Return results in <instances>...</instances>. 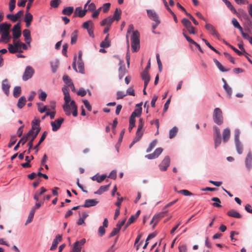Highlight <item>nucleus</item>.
Instances as JSON below:
<instances>
[{"instance_id":"69168bd1","label":"nucleus","mask_w":252,"mask_h":252,"mask_svg":"<svg viewBox=\"0 0 252 252\" xmlns=\"http://www.w3.org/2000/svg\"><path fill=\"white\" fill-rule=\"evenodd\" d=\"M215 147L217 148L221 143V136L214 137Z\"/></svg>"},{"instance_id":"13d9d810","label":"nucleus","mask_w":252,"mask_h":252,"mask_svg":"<svg viewBox=\"0 0 252 252\" xmlns=\"http://www.w3.org/2000/svg\"><path fill=\"white\" fill-rule=\"evenodd\" d=\"M81 251V246H79L77 243H75L74 244V246L73 248L72 252H80Z\"/></svg>"},{"instance_id":"9d476101","label":"nucleus","mask_w":252,"mask_h":252,"mask_svg":"<svg viewBox=\"0 0 252 252\" xmlns=\"http://www.w3.org/2000/svg\"><path fill=\"white\" fill-rule=\"evenodd\" d=\"M170 158L168 156H166L160 164L159 165V169L161 171H165L170 164Z\"/></svg>"},{"instance_id":"6e6552de","label":"nucleus","mask_w":252,"mask_h":252,"mask_svg":"<svg viewBox=\"0 0 252 252\" xmlns=\"http://www.w3.org/2000/svg\"><path fill=\"white\" fill-rule=\"evenodd\" d=\"M33 73L34 70L32 67L30 66H27L23 75V80L27 81L32 78Z\"/></svg>"},{"instance_id":"5701e85b","label":"nucleus","mask_w":252,"mask_h":252,"mask_svg":"<svg viewBox=\"0 0 252 252\" xmlns=\"http://www.w3.org/2000/svg\"><path fill=\"white\" fill-rule=\"evenodd\" d=\"M230 136V130L229 128H226L224 129L222 133L223 142H226L229 139Z\"/></svg>"},{"instance_id":"58836bf2","label":"nucleus","mask_w":252,"mask_h":252,"mask_svg":"<svg viewBox=\"0 0 252 252\" xmlns=\"http://www.w3.org/2000/svg\"><path fill=\"white\" fill-rule=\"evenodd\" d=\"M126 43H127V52L126 55V62L127 63V65H129V61H130V55L129 54V40L128 39L127 34L126 35Z\"/></svg>"},{"instance_id":"423d86ee","label":"nucleus","mask_w":252,"mask_h":252,"mask_svg":"<svg viewBox=\"0 0 252 252\" xmlns=\"http://www.w3.org/2000/svg\"><path fill=\"white\" fill-rule=\"evenodd\" d=\"M64 100L65 101V103L63 105V109L65 113V114L67 116H69L71 114L70 112V104H69V103L71 102V97L69 94H67L65 95H64Z\"/></svg>"},{"instance_id":"bb28decb","label":"nucleus","mask_w":252,"mask_h":252,"mask_svg":"<svg viewBox=\"0 0 252 252\" xmlns=\"http://www.w3.org/2000/svg\"><path fill=\"white\" fill-rule=\"evenodd\" d=\"M109 34H108L104 40L100 43V47L102 48H108L110 46V41L108 39Z\"/></svg>"},{"instance_id":"6e6d98bb","label":"nucleus","mask_w":252,"mask_h":252,"mask_svg":"<svg viewBox=\"0 0 252 252\" xmlns=\"http://www.w3.org/2000/svg\"><path fill=\"white\" fill-rule=\"evenodd\" d=\"M182 22L187 29L191 26V22L187 18H184L182 20Z\"/></svg>"},{"instance_id":"79ce46f5","label":"nucleus","mask_w":252,"mask_h":252,"mask_svg":"<svg viewBox=\"0 0 252 252\" xmlns=\"http://www.w3.org/2000/svg\"><path fill=\"white\" fill-rule=\"evenodd\" d=\"M223 88L226 91L228 96L230 97L232 94L231 88L227 84H225L223 85Z\"/></svg>"},{"instance_id":"e2e57ef3","label":"nucleus","mask_w":252,"mask_h":252,"mask_svg":"<svg viewBox=\"0 0 252 252\" xmlns=\"http://www.w3.org/2000/svg\"><path fill=\"white\" fill-rule=\"evenodd\" d=\"M136 220V216H131L128 219V220L126 224V227H128L130 224L133 223Z\"/></svg>"},{"instance_id":"72a5a7b5","label":"nucleus","mask_w":252,"mask_h":252,"mask_svg":"<svg viewBox=\"0 0 252 252\" xmlns=\"http://www.w3.org/2000/svg\"><path fill=\"white\" fill-rule=\"evenodd\" d=\"M15 42L17 45H18V48L19 50V52H22V49L24 50H27L28 47L27 46L22 42H20L19 41H15Z\"/></svg>"},{"instance_id":"774afa93","label":"nucleus","mask_w":252,"mask_h":252,"mask_svg":"<svg viewBox=\"0 0 252 252\" xmlns=\"http://www.w3.org/2000/svg\"><path fill=\"white\" fill-rule=\"evenodd\" d=\"M120 230L119 229V228H117V227L116 228H114L111 232L110 233L109 237L110 238L114 236L119 232Z\"/></svg>"},{"instance_id":"09e8293b","label":"nucleus","mask_w":252,"mask_h":252,"mask_svg":"<svg viewBox=\"0 0 252 252\" xmlns=\"http://www.w3.org/2000/svg\"><path fill=\"white\" fill-rule=\"evenodd\" d=\"M202 40L204 41L205 44L212 50L216 52V53L218 54H220V53L219 51H218L217 50H216L214 47H213L209 42L205 39L203 38Z\"/></svg>"},{"instance_id":"603ef678","label":"nucleus","mask_w":252,"mask_h":252,"mask_svg":"<svg viewBox=\"0 0 252 252\" xmlns=\"http://www.w3.org/2000/svg\"><path fill=\"white\" fill-rule=\"evenodd\" d=\"M110 5L111 4L110 3H104L102 7H101L103 13H106L109 11Z\"/></svg>"},{"instance_id":"412c9836","label":"nucleus","mask_w":252,"mask_h":252,"mask_svg":"<svg viewBox=\"0 0 252 252\" xmlns=\"http://www.w3.org/2000/svg\"><path fill=\"white\" fill-rule=\"evenodd\" d=\"M141 104H137L135 106L134 111L132 113L131 115L135 117H140L142 113Z\"/></svg>"},{"instance_id":"20e7f679","label":"nucleus","mask_w":252,"mask_h":252,"mask_svg":"<svg viewBox=\"0 0 252 252\" xmlns=\"http://www.w3.org/2000/svg\"><path fill=\"white\" fill-rule=\"evenodd\" d=\"M121 17H113V18H111L110 17H107L103 19L100 22V25L101 26H106L103 30V33H106L110 29V27L111 26L112 23L113 22L114 20L119 21Z\"/></svg>"},{"instance_id":"cd10ccee","label":"nucleus","mask_w":252,"mask_h":252,"mask_svg":"<svg viewBox=\"0 0 252 252\" xmlns=\"http://www.w3.org/2000/svg\"><path fill=\"white\" fill-rule=\"evenodd\" d=\"M32 133V129L25 135H24L22 138L18 142H20V144L21 143L22 145H23L25 144V143L29 139V137H30V135Z\"/></svg>"},{"instance_id":"e433bc0d","label":"nucleus","mask_w":252,"mask_h":252,"mask_svg":"<svg viewBox=\"0 0 252 252\" xmlns=\"http://www.w3.org/2000/svg\"><path fill=\"white\" fill-rule=\"evenodd\" d=\"M214 62L215 63L216 65L221 71L226 72L228 71V69L224 68V67L222 65V64L217 59H214Z\"/></svg>"},{"instance_id":"9b49d317","label":"nucleus","mask_w":252,"mask_h":252,"mask_svg":"<svg viewBox=\"0 0 252 252\" xmlns=\"http://www.w3.org/2000/svg\"><path fill=\"white\" fill-rule=\"evenodd\" d=\"M163 149L161 148H158L156 149L154 152L145 156V158L152 159L158 158L162 152Z\"/></svg>"},{"instance_id":"c85d7f7f","label":"nucleus","mask_w":252,"mask_h":252,"mask_svg":"<svg viewBox=\"0 0 252 252\" xmlns=\"http://www.w3.org/2000/svg\"><path fill=\"white\" fill-rule=\"evenodd\" d=\"M47 131H44L43 133L42 134V135L41 136L38 143L36 145H35L34 147V149L35 150V151L37 152L38 151V147L40 146V145L43 142V141L44 140V139L46 138V136L47 135Z\"/></svg>"},{"instance_id":"f8f14e48","label":"nucleus","mask_w":252,"mask_h":252,"mask_svg":"<svg viewBox=\"0 0 252 252\" xmlns=\"http://www.w3.org/2000/svg\"><path fill=\"white\" fill-rule=\"evenodd\" d=\"M245 165L248 170H250L252 167V153L251 151H249L246 158Z\"/></svg>"},{"instance_id":"4be33fe9","label":"nucleus","mask_w":252,"mask_h":252,"mask_svg":"<svg viewBox=\"0 0 252 252\" xmlns=\"http://www.w3.org/2000/svg\"><path fill=\"white\" fill-rule=\"evenodd\" d=\"M23 33V36L25 37L26 42L30 45L32 40L30 31L28 30H24Z\"/></svg>"},{"instance_id":"aec40b11","label":"nucleus","mask_w":252,"mask_h":252,"mask_svg":"<svg viewBox=\"0 0 252 252\" xmlns=\"http://www.w3.org/2000/svg\"><path fill=\"white\" fill-rule=\"evenodd\" d=\"M8 49L9 52L12 54L16 52H19L18 45L16 44L15 40L13 41V45L11 44H8Z\"/></svg>"},{"instance_id":"bf43d9fd","label":"nucleus","mask_w":252,"mask_h":252,"mask_svg":"<svg viewBox=\"0 0 252 252\" xmlns=\"http://www.w3.org/2000/svg\"><path fill=\"white\" fill-rule=\"evenodd\" d=\"M178 192L181 193L185 196H189L192 195V193L191 192L187 189L180 190L178 191Z\"/></svg>"},{"instance_id":"c9c22d12","label":"nucleus","mask_w":252,"mask_h":252,"mask_svg":"<svg viewBox=\"0 0 252 252\" xmlns=\"http://www.w3.org/2000/svg\"><path fill=\"white\" fill-rule=\"evenodd\" d=\"M236 148L238 153L240 155L243 153V148L240 141L235 142Z\"/></svg>"},{"instance_id":"052dcab7","label":"nucleus","mask_w":252,"mask_h":252,"mask_svg":"<svg viewBox=\"0 0 252 252\" xmlns=\"http://www.w3.org/2000/svg\"><path fill=\"white\" fill-rule=\"evenodd\" d=\"M16 141H17V139H16V136L15 135L12 136L11 137L10 140V142H9V143L8 144V147L9 148H11L12 145L15 144V143H16Z\"/></svg>"},{"instance_id":"a878e982","label":"nucleus","mask_w":252,"mask_h":252,"mask_svg":"<svg viewBox=\"0 0 252 252\" xmlns=\"http://www.w3.org/2000/svg\"><path fill=\"white\" fill-rule=\"evenodd\" d=\"M110 186V184H109L107 185L101 186L97 191L94 192V193L97 194H102L103 192L106 191L108 190Z\"/></svg>"},{"instance_id":"2eb2a0df","label":"nucleus","mask_w":252,"mask_h":252,"mask_svg":"<svg viewBox=\"0 0 252 252\" xmlns=\"http://www.w3.org/2000/svg\"><path fill=\"white\" fill-rule=\"evenodd\" d=\"M62 241V236L60 234L57 235L52 242V245L50 248V250L51 251L55 250L57 248L59 243L61 242Z\"/></svg>"},{"instance_id":"f3484780","label":"nucleus","mask_w":252,"mask_h":252,"mask_svg":"<svg viewBox=\"0 0 252 252\" xmlns=\"http://www.w3.org/2000/svg\"><path fill=\"white\" fill-rule=\"evenodd\" d=\"M10 85L7 79L3 80L2 82V89L6 95L9 94Z\"/></svg>"},{"instance_id":"0e129e2a","label":"nucleus","mask_w":252,"mask_h":252,"mask_svg":"<svg viewBox=\"0 0 252 252\" xmlns=\"http://www.w3.org/2000/svg\"><path fill=\"white\" fill-rule=\"evenodd\" d=\"M0 34L1 35V38L3 40H7V41H5V42H7L8 41V40H9V39L10 38L9 32L1 33Z\"/></svg>"},{"instance_id":"473e14b6","label":"nucleus","mask_w":252,"mask_h":252,"mask_svg":"<svg viewBox=\"0 0 252 252\" xmlns=\"http://www.w3.org/2000/svg\"><path fill=\"white\" fill-rule=\"evenodd\" d=\"M26 102V98L22 96H21L18 100V103H17V106L18 108L21 109L23 107V106L25 105Z\"/></svg>"},{"instance_id":"2f4dec72","label":"nucleus","mask_w":252,"mask_h":252,"mask_svg":"<svg viewBox=\"0 0 252 252\" xmlns=\"http://www.w3.org/2000/svg\"><path fill=\"white\" fill-rule=\"evenodd\" d=\"M34 213H35V208H32L29 213L28 218L26 221L25 225H27V224H28L32 221V219L33 218Z\"/></svg>"},{"instance_id":"5fc2aeb1","label":"nucleus","mask_w":252,"mask_h":252,"mask_svg":"<svg viewBox=\"0 0 252 252\" xmlns=\"http://www.w3.org/2000/svg\"><path fill=\"white\" fill-rule=\"evenodd\" d=\"M157 143V141L156 140H155L153 141H152L150 143L149 147L147 149L146 152L147 153L150 152L153 150V149L156 146Z\"/></svg>"},{"instance_id":"b1692460","label":"nucleus","mask_w":252,"mask_h":252,"mask_svg":"<svg viewBox=\"0 0 252 252\" xmlns=\"http://www.w3.org/2000/svg\"><path fill=\"white\" fill-rule=\"evenodd\" d=\"M10 28V25L6 23H2L0 24V33L3 32H8Z\"/></svg>"},{"instance_id":"864d4df0","label":"nucleus","mask_w":252,"mask_h":252,"mask_svg":"<svg viewBox=\"0 0 252 252\" xmlns=\"http://www.w3.org/2000/svg\"><path fill=\"white\" fill-rule=\"evenodd\" d=\"M232 23L233 26L235 28H237L238 29H239L240 31H242V30H243L242 28L240 25L239 22H238V21L235 18H233L232 19Z\"/></svg>"},{"instance_id":"a211bd4d","label":"nucleus","mask_w":252,"mask_h":252,"mask_svg":"<svg viewBox=\"0 0 252 252\" xmlns=\"http://www.w3.org/2000/svg\"><path fill=\"white\" fill-rule=\"evenodd\" d=\"M227 215L230 217H233L237 219H240L242 216L237 211L234 209H231L227 212Z\"/></svg>"},{"instance_id":"f03ea898","label":"nucleus","mask_w":252,"mask_h":252,"mask_svg":"<svg viewBox=\"0 0 252 252\" xmlns=\"http://www.w3.org/2000/svg\"><path fill=\"white\" fill-rule=\"evenodd\" d=\"M91 0H88L84 5V8L79 6L76 8L73 16H85L91 12L92 13L96 8L95 5L93 2H91Z\"/></svg>"},{"instance_id":"4d7b16f0","label":"nucleus","mask_w":252,"mask_h":252,"mask_svg":"<svg viewBox=\"0 0 252 252\" xmlns=\"http://www.w3.org/2000/svg\"><path fill=\"white\" fill-rule=\"evenodd\" d=\"M182 22L187 29L191 26V22L187 18H184L182 20Z\"/></svg>"},{"instance_id":"4468645a","label":"nucleus","mask_w":252,"mask_h":252,"mask_svg":"<svg viewBox=\"0 0 252 252\" xmlns=\"http://www.w3.org/2000/svg\"><path fill=\"white\" fill-rule=\"evenodd\" d=\"M205 27L213 36L217 37H219V34L213 25L210 24H206Z\"/></svg>"},{"instance_id":"c03bdc74","label":"nucleus","mask_w":252,"mask_h":252,"mask_svg":"<svg viewBox=\"0 0 252 252\" xmlns=\"http://www.w3.org/2000/svg\"><path fill=\"white\" fill-rule=\"evenodd\" d=\"M21 93V89L19 86H16L14 88L13 96L15 97H18Z\"/></svg>"},{"instance_id":"de8ad7c7","label":"nucleus","mask_w":252,"mask_h":252,"mask_svg":"<svg viewBox=\"0 0 252 252\" xmlns=\"http://www.w3.org/2000/svg\"><path fill=\"white\" fill-rule=\"evenodd\" d=\"M178 132V128L176 126L173 127L169 131V138H173L177 134Z\"/></svg>"},{"instance_id":"c756f323","label":"nucleus","mask_w":252,"mask_h":252,"mask_svg":"<svg viewBox=\"0 0 252 252\" xmlns=\"http://www.w3.org/2000/svg\"><path fill=\"white\" fill-rule=\"evenodd\" d=\"M73 10L74 8L72 6H68L63 10L62 13L63 15L69 16L73 13Z\"/></svg>"},{"instance_id":"8fccbe9b","label":"nucleus","mask_w":252,"mask_h":252,"mask_svg":"<svg viewBox=\"0 0 252 252\" xmlns=\"http://www.w3.org/2000/svg\"><path fill=\"white\" fill-rule=\"evenodd\" d=\"M63 79L68 87L70 86V85L73 83L70 78L67 75H64L63 77Z\"/></svg>"},{"instance_id":"338daca9","label":"nucleus","mask_w":252,"mask_h":252,"mask_svg":"<svg viewBox=\"0 0 252 252\" xmlns=\"http://www.w3.org/2000/svg\"><path fill=\"white\" fill-rule=\"evenodd\" d=\"M107 175L105 174H103L100 176L97 175V178L96 181L99 183H101L103 180L105 179L107 177Z\"/></svg>"},{"instance_id":"f704fd0d","label":"nucleus","mask_w":252,"mask_h":252,"mask_svg":"<svg viewBox=\"0 0 252 252\" xmlns=\"http://www.w3.org/2000/svg\"><path fill=\"white\" fill-rule=\"evenodd\" d=\"M77 64L79 72L82 74L84 73V65L83 61H78Z\"/></svg>"},{"instance_id":"39448f33","label":"nucleus","mask_w":252,"mask_h":252,"mask_svg":"<svg viewBox=\"0 0 252 252\" xmlns=\"http://www.w3.org/2000/svg\"><path fill=\"white\" fill-rule=\"evenodd\" d=\"M213 120L219 125H220L223 123L222 113L220 108H216L215 109L213 113Z\"/></svg>"},{"instance_id":"dca6fc26","label":"nucleus","mask_w":252,"mask_h":252,"mask_svg":"<svg viewBox=\"0 0 252 252\" xmlns=\"http://www.w3.org/2000/svg\"><path fill=\"white\" fill-rule=\"evenodd\" d=\"M98 201L95 199H87L85 201V203L82 206L83 207H90L92 206H95L97 203Z\"/></svg>"},{"instance_id":"1a4fd4ad","label":"nucleus","mask_w":252,"mask_h":252,"mask_svg":"<svg viewBox=\"0 0 252 252\" xmlns=\"http://www.w3.org/2000/svg\"><path fill=\"white\" fill-rule=\"evenodd\" d=\"M64 119L60 118L54 122L51 123V125L52 127V130L56 131L58 130L61 127V125L63 123Z\"/></svg>"},{"instance_id":"a18cd8bd","label":"nucleus","mask_w":252,"mask_h":252,"mask_svg":"<svg viewBox=\"0 0 252 252\" xmlns=\"http://www.w3.org/2000/svg\"><path fill=\"white\" fill-rule=\"evenodd\" d=\"M222 1L225 3L227 6L233 12V13L234 14H236L237 13L236 10L234 8L230 1H229L227 0H222Z\"/></svg>"},{"instance_id":"37998d69","label":"nucleus","mask_w":252,"mask_h":252,"mask_svg":"<svg viewBox=\"0 0 252 252\" xmlns=\"http://www.w3.org/2000/svg\"><path fill=\"white\" fill-rule=\"evenodd\" d=\"M77 36L78 31L77 30H75L71 34V43L72 44H74L76 42Z\"/></svg>"},{"instance_id":"7c9ffc66","label":"nucleus","mask_w":252,"mask_h":252,"mask_svg":"<svg viewBox=\"0 0 252 252\" xmlns=\"http://www.w3.org/2000/svg\"><path fill=\"white\" fill-rule=\"evenodd\" d=\"M72 107V115L74 117H76L78 115L77 106L74 100H72L70 102V107Z\"/></svg>"},{"instance_id":"3c124183","label":"nucleus","mask_w":252,"mask_h":252,"mask_svg":"<svg viewBox=\"0 0 252 252\" xmlns=\"http://www.w3.org/2000/svg\"><path fill=\"white\" fill-rule=\"evenodd\" d=\"M151 19L156 22V24H153L152 25L153 29L154 30L160 23V20L158 19V17H151Z\"/></svg>"},{"instance_id":"ddd939ff","label":"nucleus","mask_w":252,"mask_h":252,"mask_svg":"<svg viewBox=\"0 0 252 252\" xmlns=\"http://www.w3.org/2000/svg\"><path fill=\"white\" fill-rule=\"evenodd\" d=\"M13 37L14 38H18L21 34L19 24H17L14 26L12 29Z\"/></svg>"},{"instance_id":"49530a36","label":"nucleus","mask_w":252,"mask_h":252,"mask_svg":"<svg viewBox=\"0 0 252 252\" xmlns=\"http://www.w3.org/2000/svg\"><path fill=\"white\" fill-rule=\"evenodd\" d=\"M40 189V191L39 192L38 191H36L33 197V198L36 201L38 200L39 195H41L46 191V189H45L43 187H41Z\"/></svg>"},{"instance_id":"f257e3e1","label":"nucleus","mask_w":252,"mask_h":252,"mask_svg":"<svg viewBox=\"0 0 252 252\" xmlns=\"http://www.w3.org/2000/svg\"><path fill=\"white\" fill-rule=\"evenodd\" d=\"M32 133L30 135V137H29L28 139L29 140V141L27 145L29 147V149L27 151V154H29L30 153L31 150L32 148L33 142L40 130L39 121L38 120H34L32 121Z\"/></svg>"},{"instance_id":"4c0bfd02","label":"nucleus","mask_w":252,"mask_h":252,"mask_svg":"<svg viewBox=\"0 0 252 252\" xmlns=\"http://www.w3.org/2000/svg\"><path fill=\"white\" fill-rule=\"evenodd\" d=\"M122 63H123V61H122L120 59L119 60V65H120V67L119 69V77H120V79L122 78V77H123L124 75L125 74V73L126 72V70L125 69H123L122 67Z\"/></svg>"},{"instance_id":"6ab92c4d","label":"nucleus","mask_w":252,"mask_h":252,"mask_svg":"<svg viewBox=\"0 0 252 252\" xmlns=\"http://www.w3.org/2000/svg\"><path fill=\"white\" fill-rule=\"evenodd\" d=\"M142 79L144 81L145 88H146L150 80V77L147 70H144L141 73Z\"/></svg>"},{"instance_id":"0eeeda50","label":"nucleus","mask_w":252,"mask_h":252,"mask_svg":"<svg viewBox=\"0 0 252 252\" xmlns=\"http://www.w3.org/2000/svg\"><path fill=\"white\" fill-rule=\"evenodd\" d=\"M144 126V122L142 119H140L138 122V128L135 137V141H139L142 138L143 132L142 131Z\"/></svg>"},{"instance_id":"680f3d73","label":"nucleus","mask_w":252,"mask_h":252,"mask_svg":"<svg viewBox=\"0 0 252 252\" xmlns=\"http://www.w3.org/2000/svg\"><path fill=\"white\" fill-rule=\"evenodd\" d=\"M60 3V0H52L51 1L50 5L53 7H57Z\"/></svg>"},{"instance_id":"7ed1b4c3","label":"nucleus","mask_w":252,"mask_h":252,"mask_svg":"<svg viewBox=\"0 0 252 252\" xmlns=\"http://www.w3.org/2000/svg\"><path fill=\"white\" fill-rule=\"evenodd\" d=\"M131 47L132 52H137L140 49V33L137 31H134L131 36Z\"/></svg>"},{"instance_id":"393cba45","label":"nucleus","mask_w":252,"mask_h":252,"mask_svg":"<svg viewBox=\"0 0 252 252\" xmlns=\"http://www.w3.org/2000/svg\"><path fill=\"white\" fill-rule=\"evenodd\" d=\"M163 217V214H159L156 215H155L152 220H151L150 222V224H152L153 223H154V224L153 225V227H154L156 224L158 222L159 220Z\"/></svg>"},{"instance_id":"ea45409f","label":"nucleus","mask_w":252,"mask_h":252,"mask_svg":"<svg viewBox=\"0 0 252 252\" xmlns=\"http://www.w3.org/2000/svg\"><path fill=\"white\" fill-rule=\"evenodd\" d=\"M212 201H215L214 203H213L212 205L214 207H221V206L220 205V199L218 197H213L211 199Z\"/></svg>"},{"instance_id":"a19ab883","label":"nucleus","mask_w":252,"mask_h":252,"mask_svg":"<svg viewBox=\"0 0 252 252\" xmlns=\"http://www.w3.org/2000/svg\"><path fill=\"white\" fill-rule=\"evenodd\" d=\"M93 27H94V24L92 21H88L85 22H84L82 25V27L84 29L88 30L90 28H92Z\"/></svg>"}]
</instances>
